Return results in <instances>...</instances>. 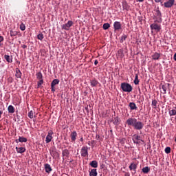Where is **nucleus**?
Listing matches in <instances>:
<instances>
[{
  "mask_svg": "<svg viewBox=\"0 0 176 176\" xmlns=\"http://www.w3.org/2000/svg\"><path fill=\"white\" fill-rule=\"evenodd\" d=\"M121 89L122 91H124L125 93H131V91H133V87L127 82L121 83Z\"/></svg>",
  "mask_w": 176,
  "mask_h": 176,
  "instance_id": "obj_2",
  "label": "nucleus"
},
{
  "mask_svg": "<svg viewBox=\"0 0 176 176\" xmlns=\"http://www.w3.org/2000/svg\"><path fill=\"white\" fill-rule=\"evenodd\" d=\"M162 54L160 53L155 52L152 55V60H159Z\"/></svg>",
  "mask_w": 176,
  "mask_h": 176,
  "instance_id": "obj_18",
  "label": "nucleus"
},
{
  "mask_svg": "<svg viewBox=\"0 0 176 176\" xmlns=\"http://www.w3.org/2000/svg\"><path fill=\"white\" fill-rule=\"evenodd\" d=\"M4 58L7 63H13V56L9 55H4Z\"/></svg>",
  "mask_w": 176,
  "mask_h": 176,
  "instance_id": "obj_15",
  "label": "nucleus"
},
{
  "mask_svg": "<svg viewBox=\"0 0 176 176\" xmlns=\"http://www.w3.org/2000/svg\"><path fill=\"white\" fill-rule=\"evenodd\" d=\"M89 165L91 167H94V168H97L98 167V162H97V161H96V160H94V161L91 162Z\"/></svg>",
  "mask_w": 176,
  "mask_h": 176,
  "instance_id": "obj_21",
  "label": "nucleus"
},
{
  "mask_svg": "<svg viewBox=\"0 0 176 176\" xmlns=\"http://www.w3.org/2000/svg\"><path fill=\"white\" fill-rule=\"evenodd\" d=\"M77 136H78V133L76 132V131L72 132L70 137H71V140L73 142L76 141Z\"/></svg>",
  "mask_w": 176,
  "mask_h": 176,
  "instance_id": "obj_14",
  "label": "nucleus"
},
{
  "mask_svg": "<svg viewBox=\"0 0 176 176\" xmlns=\"http://www.w3.org/2000/svg\"><path fill=\"white\" fill-rule=\"evenodd\" d=\"M174 2H175V0H168L164 3V8H173V6H174Z\"/></svg>",
  "mask_w": 176,
  "mask_h": 176,
  "instance_id": "obj_10",
  "label": "nucleus"
},
{
  "mask_svg": "<svg viewBox=\"0 0 176 176\" xmlns=\"http://www.w3.org/2000/svg\"><path fill=\"white\" fill-rule=\"evenodd\" d=\"M138 2H144V0H138Z\"/></svg>",
  "mask_w": 176,
  "mask_h": 176,
  "instance_id": "obj_55",
  "label": "nucleus"
},
{
  "mask_svg": "<svg viewBox=\"0 0 176 176\" xmlns=\"http://www.w3.org/2000/svg\"><path fill=\"white\" fill-rule=\"evenodd\" d=\"M45 170L47 173V174H49L52 171V166H50V164H45Z\"/></svg>",
  "mask_w": 176,
  "mask_h": 176,
  "instance_id": "obj_22",
  "label": "nucleus"
},
{
  "mask_svg": "<svg viewBox=\"0 0 176 176\" xmlns=\"http://www.w3.org/2000/svg\"><path fill=\"white\" fill-rule=\"evenodd\" d=\"M109 27H111V25H109V23H106L104 24H103V30H108V28H109Z\"/></svg>",
  "mask_w": 176,
  "mask_h": 176,
  "instance_id": "obj_38",
  "label": "nucleus"
},
{
  "mask_svg": "<svg viewBox=\"0 0 176 176\" xmlns=\"http://www.w3.org/2000/svg\"><path fill=\"white\" fill-rule=\"evenodd\" d=\"M58 83H60V80L58 79H54L52 80V82H51V86H56V85H58Z\"/></svg>",
  "mask_w": 176,
  "mask_h": 176,
  "instance_id": "obj_31",
  "label": "nucleus"
},
{
  "mask_svg": "<svg viewBox=\"0 0 176 176\" xmlns=\"http://www.w3.org/2000/svg\"><path fill=\"white\" fill-rule=\"evenodd\" d=\"M162 89L163 90V94H166L167 93V85H162Z\"/></svg>",
  "mask_w": 176,
  "mask_h": 176,
  "instance_id": "obj_39",
  "label": "nucleus"
},
{
  "mask_svg": "<svg viewBox=\"0 0 176 176\" xmlns=\"http://www.w3.org/2000/svg\"><path fill=\"white\" fill-rule=\"evenodd\" d=\"M10 36H16V35H19V32L11 30L10 31Z\"/></svg>",
  "mask_w": 176,
  "mask_h": 176,
  "instance_id": "obj_30",
  "label": "nucleus"
},
{
  "mask_svg": "<svg viewBox=\"0 0 176 176\" xmlns=\"http://www.w3.org/2000/svg\"><path fill=\"white\" fill-rule=\"evenodd\" d=\"M134 84L135 85H139L140 84V80H138V74H135V80H134Z\"/></svg>",
  "mask_w": 176,
  "mask_h": 176,
  "instance_id": "obj_35",
  "label": "nucleus"
},
{
  "mask_svg": "<svg viewBox=\"0 0 176 176\" xmlns=\"http://www.w3.org/2000/svg\"><path fill=\"white\" fill-rule=\"evenodd\" d=\"M80 155L82 157H87L89 156V147L83 146L80 150Z\"/></svg>",
  "mask_w": 176,
  "mask_h": 176,
  "instance_id": "obj_4",
  "label": "nucleus"
},
{
  "mask_svg": "<svg viewBox=\"0 0 176 176\" xmlns=\"http://www.w3.org/2000/svg\"><path fill=\"white\" fill-rule=\"evenodd\" d=\"M97 169H91L89 172V176H97Z\"/></svg>",
  "mask_w": 176,
  "mask_h": 176,
  "instance_id": "obj_29",
  "label": "nucleus"
},
{
  "mask_svg": "<svg viewBox=\"0 0 176 176\" xmlns=\"http://www.w3.org/2000/svg\"><path fill=\"white\" fill-rule=\"evenodd\" d=\"M8 113H14V107L10 105L8 107Z\"/></svg>",
  "mask_w": 176,
  "mask_h": 176,
  "instance_id": "obj_25",
  "label": "nucleus"
},
{
  "mask_svg": "<svg viewBox=\"0 0 176 176\" xmlns=\"http://www.w3.org/2000/svg\"><path fill=\"white\" fill-rule=\"evenodd\" d=\"M155 2H156L157 3H159V2H162V0H154Z\"/></svg>",
  "mask_w": 176,
  "mask_h": 176,
  "instance_id": "obj_48",
  "label": "nucleus"
},
{
  "mask_svg": "<svg viewBox=\"0 0 176 176\" xmlns=\"http://www.w3.org/2000/svg\"><path fill=\"white\" fill-rule=\"evenodd\" d=\"M42 85H43V78L41 80H38V82H37V88L39 89V87H41Z\"/></svg>",
  "mask_w": 176,
  "mask_h": 176,
  "instance_id": "obj_37",
  "label": "nucleus"
},
{
  "mask_svg": "<svg viewBox=\"0 0 176 176\" xmlns=\"http://www.w3.org/2000/svg\"><path fill=\"white\" fill-rule=\"evenodd\" d=\"M129 107H130L131 111H136L138 108L137 105L133 102L129 103Z\"/></svg>",
  "mask_w": 176,
  "mask_h": 176,
  "instance_id": "obj_19",
  "label": "nucleus"
},
{
  "mask_svg": "<svg viewBox=\"0 0 176 176\" xmlns=\"http://www.w3.org/2000/svg\"><path fill=\"white\" fill-rule=\"evenodd\" d=\"M22 47H23V49H27V45H22Z\"/></svg>",
  "mask_w": 176,
  "mask_h": 176,
  "instance_id": "obj_49",
  "label": "nucleus"
},
{
  "mask_svg": "<svg viewBox=\"0 0 176 176\" xmlns=\"http://www.w3.org/2000/svg\"><path fill=\"white\" fill-rule=\"evenodd\" d=\"M28 141V139L23 138V137H19V140H16L15 142L16 144H19V142H27Z\"/></svg>",
  "mask_w": 176,
  "mask_h": 176,
  "instance_id": "obj_16",
  "label": "nucleus"
},
{
  "mask_svg": "<svg viewBox=\"0 0 176 176\" xmlns=\"http://www.w3.org/2000/svg\"><path fill=\"white\" fill-rule=\"evenodd\" d=\"M124 176H130V173L126 172V173H124Z\"/></svg>",
  "mask_w": 176,
  "mask_h": 176,
  "instance_id": "obj_47",
  "label": "nucleus"
},
{
  "mask_svg": "<svg viewBox=\"0 0 176 176\" xmlns=\"http://www.w3.org/2000/svg\"><path fill=\"white\" fill-rule=\"evenodd\" d=\"M137 167H138V164H135L134 162H131L129 166V170L131 171L133 170V171L137 173Z\"/></svg>",
  "mask_w": 176,
  "mask_h": 176,
  "instance_id": "obj_12",
  "label": "nucleus"
},
{
  "mask_svg": "<svg viewBox=\"0 0 176 176\" xmlns=\"http://www.w3.org/2000/svg\"><path fill=\"white\" fill-rule=\"evenodd\" d=\"M16 78H21V72L19 68L16 69V74H15Z\"/></svg>",
  "mask_w": 176,
  "mask_h": 176,
  "instance_id": "obj_28",
  "label": "nucleus"
},
{
  "mask_svg": "<svg viewBox=\"0 0 176 176\" xmlns=\"http://www.w3.org/2000/svg\"><path fill=\"white\" fill-rule=\"evenodd\" d=\"M53 134H54V133H53V131L50 130L48 131V134L47 135L45 138L46 144H49V142H52V140H53Z\"/></svg>",
  "mask_w": 176,
  "mask_h": 176,
  "instance_id": "obj_6",
  "label": "nucleus"
},
{
  "mask_svg": "<svg viewBox=\"0 0 176 176\" xmlns=\"http://www.w3.org/2000/svg\"><path fill=\"white\" fill-rule=\"evenodd\" d=\"M142 173H144V174H148V173L151 171V168H149V166H146L142 169Z\"/></svg>",
  "mask_w": 176,
  "mask_h": 176,
  "instance_id": "obj_26",
  "label": "nucleus"
},
{
  "mask_svg": "<svg viewBox=\"0 0 176 176\" xmlns=\"http://www.w3.org/2000/svg\"><path fill=\"white\" fill-rule=\"evenodd\" d=\"M128 126H132L135 130H142L144 129V123L138 121L136 118H130L126 120Z\"/></svg>",
  "mask_w": 176,
  "mask_h": 176,
  "instance_id": "obj_1",
  "label": "nucleus"
},
{
  "mask_svg": "<svg viewBox=\"0 0 176 176\" xmlns=\"http://www.w3.org/2000/svg\"><path fill=\"white\" fill-rule=\"evenodd\" d=\"M122 8L125 10H129V9H130L129 4H127V2H126V1L122 2Z\"/></svg>",
  "mask_w": 176,
  "mask_h": 176,
  "instance_id": "obj_27",
  "label": "nucleus"
},
{
  "mask_svg": "<svg viewBox=\"0 0 176 176\" xmlns=\"http://www.w3.org/2000/svg\"><path fill=\"white\" fill-rule=\"evenodd\" d=\"M171 153V148H170V147H166V148H165V153H167V154H168V153Z\"/></svg>",
  "mask_w": 176,
  "mask_h": 176,
  "instance_id": "obj_42",
  "label": "nucleus"
},
{
  "mask_svg": "<svg viewBox=\"0 0 176 176\" xmlns=\"http://www.w3.org/2000/svg\"><path fill=\"white\" fill-rule=\"evenodd\" d=\"M117 56L120 57V58H123L124 57V53L123 52V49H120L118 51Z\"/></svg>",
  "mask_w": 176,
  "mask_h": 176,
  "instance_id": "obj_20",
  "label": "nucleus"
},
{
  "mask_svg": "<svg viewBox=\"0 0 176 176\" xmlns=\"http://www.w3.org/2000/svg\"><path fill=\"white\" fill-rule=\"evenodd\" d=\"M151 105L154 108H157V100H156V99L153 100L151 102Z\"/></svg>",
  "mask_w": 176,
  "mask_h": 176,
  "instance_id": "obj_34",
  "label": "nucleus"
},
{
  "mask_svg": "<svg viewBox=\"0 0 176 176\" xmlns=\"http://www.w3.org/2000/svg\"><path fill=\"white\" fill-rule=\"evenodd\" d=\"M133 141L134 144H141V142H144V140L141 139V136L134 134L133 138Z\"/></svg>",
  "mask_w": 176,
  "mask_h": 176,
  "instance_id": "obj_7",
  "label": "nucleus"
},
{
  "mask_svg": "<svg viewBox=\"0 0 176 176\" xmlns=\"http://www.w3.org/2000/svg\"><path fill=\"white\" fill-rule=\"evenodd\" d=\"M50 153L54 159H58V157H60V153L57 152V150H56V148L50 151Z\"/></svg>",
  "mask_w": 176,
  "mask_h": 176,
  "instance_id": "obj_8",
  "label": "nucleus"
},
{
  "mask_svg": "<svg viewBox=\"0 0 176 176\" xmlns=\"http://www.w3.org/2000/svg\"><path fill=\"white\" fill-rule=\"evenodd\" d=\"M20 30L21 31H25V25L24 23H21L20 25Z\"/></svg>",
  "mask_w": 176,
  "mask_h": 176,
  "instance_id": "obj_41",
  "label": "nucleus"
},
{
  "mask_svg": "<svg viewBox=\"0 0 176 176\" xmlns=\"http://www.w3.org/2000/svg\"><path fill=\"white\" fill-rule=\"evenodd\" d=\"M113 28L115 31H119V30H122V23H120V21L114 22Z\"/></svg>",
  "mask_w": 176,
  "mask_h": 176,
  "instance_id": "obj_11",
  "label": "nucleus"
},
{
  "mask_svg": "<svg viewBox=\"0 0 176 176\" xmlns=\"http://www.w3.org/2000/svg\"><path fill=\"white\" fill-rule=\"evenodd\" d=\"M44 38H45V36H43V34H42V33H40L37 35V39H38L39 41H43Z\"/></svg>",
  "mask_w": 176,
  "mask_h": 176,
  "instance_id": "obj_36",
  "label": "nucleus"
},
{
  "mask_svg": "<svg viewBox=\"0 0 176 176\" xmlns=\"http://www.w3.org/2000/svg\"><path fill=\"white\" fill-rule=\"evenodd\" d=\"M173 60H175V61H176V53L174 54Z\"/></svg>",
  "mask_w": 176,
  "mask_h": 176,
  "instance_id": "obj_50",
  "label": "nucleus"
},
{
  "mask_svg": "<svg viewBox=\"0 0 176 176\" xmlns=\"http://www.w3.org/2000/svg\"><path fill=\"white\" fill-rule=\"evenodd\" d=\"M62 156L63 157H69V151L68 149H64L62 151Z\"/></svg>",
  "mask_w": 176,
  "mask_h": 176,
  "instance_id": "obj_17",
  "label": "nucleus"
},
{
  "mask_svg": "<svg viewBox=\"0 0 176 176\" xmlns=\"http://www.w3.org/2000/svg\"><path fill=\"white\" fill-rule=\"evenodd\" d=\"M1 42H3V36H0V46L1 45Z\"/></svg>",
  "mask_w": 176,
  "mask_h": 176,
  "instance_id": "obj_46",
  "label": "nucleus"
},
{
  "mask_svg": "<svg viewBox=\"0 0 176 176\" xmlns=\"http://www.w3.org/2000/svg\"><path fill=\"white\" fill-rule=\"evenodd\" d=\"M114 123H115L116 124H118V123H119V117H116V118H114Z\"/></svg>",
  "mask_w": 176,
  "mask_h": 176,
  "instance_id": "obj_43",
  "label": "nucleus"
},
{
  "mask_svg": "<svg viewBox=\"0 0 176 176\" xmlns=\"http://www.w3.org/2000/svg\"><path fill=\"white\" fill-rule=\"evenodd\" d=\"M16 149L18 153H24V152H25V147H16Z\"/></svg>",
  "mask_w": 176,
  "mask_h": 176,
  "instance_id": "obj_23",
  "label": "nucleus"
},
{
  "mask_svg": "<svg viewBox=\"0 0 176 176\" xmlns=\"http://www.w3.org/2000/svg\"><path fill=\"white\" fill-rule=\"evenodd\" d=\"M80 141H81V142H83V138H80Z\"/></svg>",
  "mask_w": 176,
  "mask_h": 176,
  "instance_id": "obj_54",
  "label": "nucleus"
},
{
  "mask_svg": "<svg viewBox=\"0 0 176 176\" xmlns=\"http://www.w3.org/2000/svg\"><path fill=\"white\" fill-rule=\"evenodd\" d=\"M155 13L154 16L156 18V20L155 21V23H162V12L159 10V7L157 8V9L155 10Z\"/></svg>",
  "mask_w": 176,
  "mask_h": 176,
  "instance_id": "obj_3",
  "label": "nucleus"
},
{
  "mask_svg": "<svg viewBox=\"0 0 176 176\" xmlns=\"http://www.w3.org/2000/svg\"><path fill=\"white\" fill-rule=\"evenodd\" d=\"M2 148H3L2 146L0 145V153L1 152H2Z\"/></svg>",
  "mask_w": 176,
  "mask_h": 176,
  "instance_id": "obj_52",
  "label": "nucleus"
},
{
  "mask_svg": "<svg viewBox=\"0 0 176 176\" xmlns=\"http://www.w3.org/2000/svg\"><path fill=\"white\" fill-rule=\"evenodd\" d=\"M98 85V81L97 80H91V86L92 87H96Z\"/></svg>",
  "mask_w": 176,
  "mask_h": 176,
  "instance_id": "obj_32",
  "label": "nucleus"
},
{
  "mask_svg": "<svg viewBox=\"0 0 176 176\" xmlns=\"http://www.w3.org/2000/svg\"><path fill=\"white\" fill-rule=\"evenodd\" d=\"M168 113L170 116H175L176 115V106L173 107L172 109H169Z\"/></svg>",
  "mask_w": 176,
  "mask_h": 176,
  "instance_id": "obj_13",
  "label": "nucleus"
},
{
  "mask_svg": "<svg viewBox=\"0 0 176 176\" xmlns=\"http://www.w3.org/2000/svg\"><path fill=\"white\" fill-rule=\"evenodd\" d=\"M8 82H9V83H12L13 82V78L9 77L8 78Z\"/></svg>",
  "mask_w": 176,
  "mask_h": 176,
  "instance_id": "obj_44",
  "label": "nucleus"
},
{
  "mask_svg": "<svg viewBox=\"0 0 176 176\" xmlns=\"http://www.w3.org/2000/svg\"><path fill=\"white\" fill-rule=\"evenodd\" d=\"M73 25L74 22H72V21H69L66 24L63 25L62 28L63 30H66V31H68L69 28L72 27Z\"/></svg>",
  "mask_w": 176,
  "mask_h": 176,
  "instance_id": "obj_9",
  "label": "nucleus"
},
{
  "mask_svg": "<svg viewBox=\"0 0 176 176\" xmlns=\"http://www.w3.org/2000/svg\"><path fill=\"white\" fill-rule=\"evenodd\" d=\"M28 118L30 119H32L34 118V112L32 111H30L28 114Z\"/></svg>",
  "mask_w": 176,
  "mask_h": 176,
  "instance_id": "obj_40",
  "label": "nucleus"
},
{
  "mask_svg": "<svg viewBox=\"0 0 176 176\" xmlns=\"http://www.w3.org/2000/svg\"><path fill=\"white\" fill-rule=\"evenodd\" d=\"M94 64H95L96 65H97V64H98V60H96L94 61Z\"/></svg>",
  "mask_w": 176,
  "mask_h": 176,
  "instance_id": "obj_51",
  "label": "nucleus"
},
{
  "mask_svg": "<svg viewBox=\"0 0 176 176\" xmlns=\"http://www.w3.org/2000/svg\"><path fill=\"white\" fill-rule=\"evenodd\" d=\"M36 79H38V80L43 79V75L42 74V72H37L36 74Z\"/></svg>",
  "mask_w": 176,
  "mask_h": 176,
  "instance_id": "obj_24",
  "label": "nucleus"
},
{
  "mask_svg": "<svg viewBox=\"0 0 176 176\" xmlns=\"http://www.w3.org/2000/svg\"><path fill=\"white\" fill-rule=\"evenodd\" d=\"M51 90H52V93H54V91H56V88H54V87L51 85Z\"/></svg>",
  "mask_w": 176,
  "mask_h": 176,
  "instance_id": "obj_45",
  "label": "nucleus"
},
{
  "mask_svg": "<svg viewBox=\"0 0 176 176\" xmlns=\"http://www.w3.org/2000/svg\"><path fill=\"white\" fill-rule=\"evenodd\" d=\"M2 113H3V112L2 111H0V118H1V116H2Z\"/></svg>",
  "mask_w": 176,
  "mask_h": 176,
  "instance_id": "obj_53",
  "label": "nucleus"
},
{
  "mask_svg": "<svg viewBox=\"0 0 176 176\" xmlns=\"http://www.w3.org/2000/svg\"><path fill=\"white\" fill-rule=\"evenodd\" d=\"M150 28L151 30H154V31H156L157 32H160V30H162V26L160 24L156 23L155 21L150 25Z\"/></svg>",
  "mask_w": 176,
  "mask_h": 176,
  "instance_id": "obj_5",
  "label": "nucleus"
},
{
  "mask_svg": "<svg viewBox=\"0 0 176 176\" xmlns=\"http://www.w3.org/2000/svg\"><path fill=\"white\" fill-rule=\"evenodd\" d=\"M126 39H127V35L126 34H123L121 36V38L120 40V43H123V42H124V41H126Z\"/></svg>",
  "mask_w": 176,
  "mask_h": 176,
  "instance_id": "obj_33",
  "label": "nucleus"
}]
</instances>
